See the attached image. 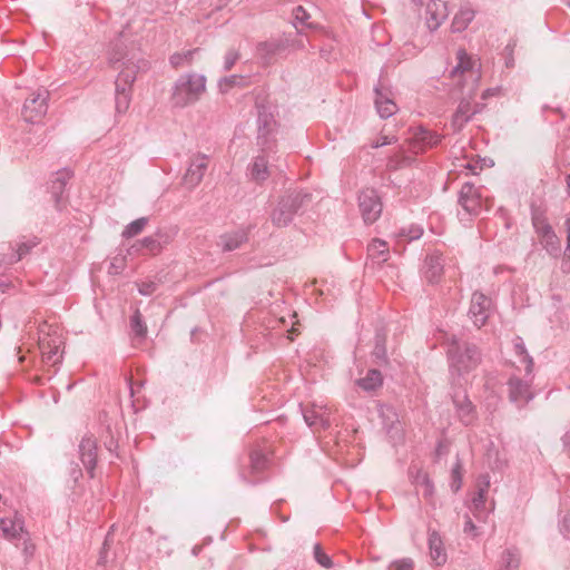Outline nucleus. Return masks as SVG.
<instances>
[{
	"mask_svg": "<svg viewBox=\"0 0 570 570\" xmlns=\"http://www.w3.org/2000/svg\"><path fill=\"white\" fill-rule=\"evenodd\" d=\"M450 487L453 492H458L462 487V464L460 460L455 462L451 470V483Z\"/></svg>",
	"mask_w": 570,
	"mask_h": 570,
	"instance_id": "obj_45",
	"label": "nucleus"
},
{
	"mask_svg": "<svg viewBox=\"0 0 570 570\" xmlns=\"http://www.w3.org/2000/svg\"><path fill=\"white\" fill-rule=\"evenodd\" d=\"M521 556L517 548H508L501 556V570H519Z\"/></svg>",
	"mask_w": 570,
	"mask_h": 570,
	"instance_id": "obj_35",
	"label": "nucleus"
},
{
	"mask_svg": "<svg viewBox=\"0 0 570 570\" xmlns=\"http://www.w3.org/2000/svg\"><path fill=\"white\" fill-rule=\"evenodd\" d=\"M239 59V53L235 49H229L224 58V70L229 71L236 61Z\"/></svg>",
	"mask_w": 570,
	"mask_h": 570,
	"instance_id": "obj_49",
	"label": "nucleus"
},
{
	"mask_svg": "<svg viewBox=\"0 0 570 570\" xmlns=\"http://www.w3.org/2000/svg\"><path fill=\"white\" fill-rule=\"evenodd\" d=\"M491 303V298L481 292L476 291L472 294L468 315L478 328L485 325L490 316Z\"/></svg>",
	"mask_w": 570,
	"mask_h": 570,
	"instance_id": "obj_15",
	"label": "nucleus"
},
{
	"mask_svg": "<svg viewBox=\"0 0 570 570\" xmlns=\"http://www.w3.org/2000/svg\"><path fill=\"white\" fill-rule=\"evenodd\" d=\"M124 59L125 56L122 55V52L119 51L118 46L116 45L109 56L110 63L116 68V65L122 61Z\"/></svg>",
	"mask_w": 570,
	"mask_h": 570,
	"instance_id": "obj_55",
	"label": "nucleus"
},
{
	"mask_svg": "<svg viewBox=\"0 0 570 570\" xmlns=\"http://www.w3.org/2000/svg\"><path fill=\"white\" fill-rule=\"evenodd\" d=\"M513 348L515 355L519 357V362L524 365V371H527V375L529 376L533 372V358L528 353L524 342L520 336H517L513 340Z\"/></svg>",
	"mask_w": 570,
	"mask_h": 570,
	"instance_id": "obj_33",
	"label": "nucleus"
},
{
	"mask_svg": "<svg viewBox=\"0 0 570 570\" xmlns=\"http://www.w3.org/2000/svg\"><path fill=\"white\" fill-rule=\"evenodd\" d=\"M410 473H411V475L413 478V483L416 487H423L424 488L423 495L424 497H431L433 494V483L430 480L428 473L422 471V470H420V469H417L415 471V474L413 473L412 470H411Z\"/></svg>",
	"mask_w": 570,
	"mask_h": 570,
	"instance_id": "obj_38",
	"label": "nucleus"
},
{
	"mask_svg": "<svg viewBox=\"0 0 570 570\" xmlns=\"http://www.w3.org/2000/svg\"><path fill=\"white\" fill-rule=\"evenodd\" d=\"M257 110V144L264 153H275L276 140L274 134L276 131V121L274 115L263 105H258Z\"/></svg>",
	"mask_w": 570,
	"mask_h": 570,
	"instance_id": "obj_4",
	"label": "nucleus"
},
{
	"mask_svg": "<svg viewBox=\"0 0 570 570\" xmlns=\"http://www.w3.org/2000/svg\"><path fill=\"white\" fill-rule=\"evenodd\" d=\"M261 153L262 154H259L253 158L252 163L247 167L248 178L252 181L259 184V185L263 184L264 181H266L271 175L268 159H267V156L271 153H264L262 149H261Z\"/></svg>",
	"mask_w": 570,
	"mask_h": 570,
	"instance_id": "obj_20",
	"label": "nucleus"
},
{
	"mask_svg": "<svg viewBox=\"0 0 570 570\" xmlns=\"http://www.w3.org/2000/svg\"><path fill=\"white\" fill-rule=\"evenodd\" d=\"M250 470L253 473L263 472L269 463L268 454L262 449H254L249 454Z\"/></svg>",
	"mask_w": 570,
	"mask_h": 570,
	"instance_id": "obj_36",
	"label": "nucleus"
},
{
	"mask_svg": "<svg viewBox=\"0 0 570 570\" xmlns=\"http://www.w3.org/2000/svg\"><path fill=\"white\" fill-rule=\"evenodd\" d=\"M130 327L132 333L140 338H144L147 334V326L142 320V316L138 309L135 311L130 317Z\"/></svg>",
	"mask_w": 570,
	"mask_h": 570,
	"instance_id": "obj_42",
	"label": "nucleus"
},
{
	"mask_svg": "<svg viewBox=\"0 0 570 570\" xmlns=\"http://www.w3.org/2000/svg\"><path fill=\"white\" fill-rule=\"evenodd\" d=\"M161 248L163 246L156 236H147L134 244L130 248V253L156 255L160 253Z\"/></svg>",
	"mask_w": 570,
	"mask_h": 570,
	"instance_id": "obj_29",
	"label": "nucleus"
},
{
	"mask_svg": "<svg viewBox=\"0 0 570 570\" xmlns=\"http://www.w3.org/2000/svg\"><path fill=\"white\" fill-rule=\"evenodd\" d=\"M49 92L45 89H39L32 92L29 98L26 99L22 107V117L26 121L35 124L38 122L48 110Z\"/></svg>",
	"mask_w": 570,
	"mask_h": 570,
	"instance_id": "obj_8",
	"label": "nucleus"
},
{
	"mask_svg": "<svg viewBox=\"0 0 570 570\" xmlns=\"http://www.w3.org/2000/svg\"><path fill=\"white\" fill-rule=\"evenodd\" d=\"M356 385L363 391L371 392L381 387L383 384V375L376 368H371L367 371L364 377L356 380Z\"/></svg>",
	"mask_w": 570,
	"mask_h": 570,
	"instance_id": "obj_30",
	"label": "nucleus"
},
{
	"mask_svg": "<svg viewBox=\"0 0 570 570\" xmlns=\"http://www.w3.org/2000/svg\"><path fill=\"white\" fill-rule=\"evenodd\" d=\"M61 341L59 338H42L39 342V347L42 355V361L46 364L56 365L60 362L59 348Z\"/></svg>",
	"mask_w": 570,
	"mask_h": 570,
	"instance_id": "obj_26",
	"label": "nucleus"
},
{
	"mask_svg": "<svg viewBox=\"0 0 570 570\" xmlns=\"http://www.w3.org/2000/svg\"><path fill=\"white\" fill-rule=\"evenodd\" d=\"M311 195L302 190H295L281 197L276 207L271 213V220L276 227L288 226L302 206L308 202Z\"/></svg>",
	"mask_w": 570,
	"mask_h": 570,
	"instance_id": "obj_3",
	"label": "nucleus"
},
{
	"mask_svg": "<svg viewBox=\"0 0 570 570\" xmlns=\"http://www.w3.org/2000/svg\"><path fill=\"white\" fill-rule=\"evenodd\" d=\"M566 184H567V190H568V194L570 196V175H567L566 176Z\"/></svg>",
	"mask_w": 570,
	"mask_h": 570,
	"instance_id": "obj_61",
	"label": "nucleus"
},
{
	"mask_svg": "<svg viewBox=\"0 0 570 570\" xmlns=\"http://www.w3.org/2000/svg\"><path fill=\"white\" fill-rule=\"evenodd\" d=\"M249 228H239L219 236L218 246L223 252H233L248 240Z\"/></svg>",
	"mask_w": 570,
	"mask_h": 570,
	"instance_id": "obj_25",
	"label": "nucleus"
},
{
	"mask_svg": "<svg viewBox=\"0 0 570 570\" xmlns=\"http://www.w3.org/2000/svg\"><path fill=\"white\" fill-rule=\"evenodd\" d=\"M314 558L316 562L323 568L331 569L333 567L331 557L324 552L321 544L318 543L314 546Z\"/></svg>",
	"mask_w": 570,
	"mask_h": 570,
	"instance_id": "obj_47",
	"label": "nucleus"
},
{
	"mask_svg": "<svg viewBox=\"0 0 570 570\" xmlns=\"http://www.w3.org/2000/svg\"><path fill=\"white\" fill-rule=\"evenodd\" d=\"M564 226H566V229H567V234L570 235V218L566 219Z\"/></svg>",
	"mask_w": 570,
	"mask_h": 570,
	"instance_id": "obj_62",
	"label": "nucleus"
},
{
	"mask_svg": "<svg viewBox=\"0 0 570 570\" xmlns=\"http://www.w3.org/2000/svg\"><path fill=\"white\" fill-rule=\"evenodd\" d=\"M386 334L383 331H379L375 334V346L372 355L377 360L379 364L387 363L386 353Z\"/></svg>",
	"mask_w": 570,
	"mask_h": 570,
	"instance_id": "obj_37",
	"label": "nucleus"
},
{
	"mask_svg": "<svg viewBox=\"0 0 570 570\" xmlns=\"http://www.w3.org/2000/svg\"><path fill=\"white\" fill-rule=\"evenodd\" d=\"M0 533L3 539L11 542L28 537V532L24 530V521L18 514L13 518L0 519Z\"/></svg>",
	"mask_w": 570,
	"mask_h": 570,
	"instance_id": "obj_18",
	"label": "nucleus"
},
{
	"mask_svg": "<svg viewBox=\"0 0 570 570\" xmlns=\"http://www.w3.org/2000/svg\"><path fill=\"white\" fill-rule=\"evenodd\" d=\"M566 4H567L568 7H570V0H568V1L566 2Z\"/></svg>",
	"mask_w": 570,
	"mask_h": 570,
	"instance_id": "obj_64",
	"label": "nucleus"
},
{
	"mask_svg": "<svg viewBox=\"0 0 570 570\" xmlns=\"http://www.w3.org/2000/svg\"><path fill=\"white\" fill-rule=\"evenodd\" d=\"M97 450V442L92 436L86 435L79 443L80 460L91 479L95 476Z\"/></svg>",
	"mask_w": 570,
	"mask_h": 570,
	"instance_id": "obj_17",
	"label": "nucleus"
},
{
	"mask_svg": "<svg viewBox=\"0 0 570 570\" xmlns=\"http://www.w3.org/2000/svg\"><path fill=\"white\" fill-rule=\"evenodd\" d=\"M158 284L154 281H145L138 284V292L144 296H149L157 291Z\"/></svg>",
	"mask_w": 570,
	"mask_h": 570,
	"instance_id": "obj_50",
	"label": "nucleus"
},
{
	"mask_svg": "<svg viewBox=\"0 0 570 570\" xmlns=\"http://www.w3.org/2000/svg\"><path fill=\"white\" fill-rule=\"evenodd\" d=\"M458 63L450 71L452 80H458V85L461 86V79L469 75L474 81L478 80L479 75L473 71V61L464 49H459L456 52Z\"/></svg>",
	"mask_w": 570,
	"mask_h": 570,
	"instance_id": "obj_19",
	"label": "nucleus"
},
{
	"mask_svg": "<svg viewBox=\"0 0 570 570\" xmlns=\"http://www.w3.org/2000/svg\"><path fill=\"white\" fill-rule=\"evenodd\" d=\"M293 18L295 20L296 28L297 23L302 24L303 27L314 28V24L308 21L311 18L309 13L302 6H297L293 9Z\"/></svg>",
	"mask_w": 570,
	"mask_h": 570,
	"instance_id": "obj_44",
	"label": "nucleus"
},
{
	"mask_svg": "<svg viewBox=\"0 0 570 570\" xmlns=\"http://www.w3.org/2000/svg\"><path fill=\"white\" fill-rule=\"evenodd\" d=\"M443 258L442 254L438 250H434L431 254H428L424 261L423 266V275L426 281L431 284L438 283L441 279L443 274Z\"/></svg>",
	"mask_w": 570,
	"mask_h": 570,
	"instance_id": "obj_23",
	"label": "nucleus"
},
{
	"mask_svg": "<svg viewBox=\"0 0 570 570\" xmlns=\"http://www.w3.org/2000/svg\"><path fill=\"white\" fill-rule=\"evenodd\" d=\"M532 381V373L529 376L525 373L523 379L515 373L512 374L507 383L509 400L519 407L529 403L534 397L531 390Z\"/></svg>",
	"mask_w": 570,
	"mask_h": 570,
	"instance_id": "obj_6",
	"label": "nucleus"
},
{
	"mask_svg": "<svg viewBox=\"0 0 570 570\" xmlns=\"http://www.w3.org/2000/svg\"><path fill=\"white\" fill-rule=\"evenodd\" d=\"M446 355L452 373L462 375L478 367L481 362L479 348L468 342H461L454 335L446 341Z\"/></svg>",
	"mask_w": 570,
	"mask_h": 570,
	"instance_id": "obj_1",
	"label": "nucleus"
},
{
	"mask_svg": "<svg viewBox=\"0 0 570 570\" xmlns=\"http://www.w3.org/2000/svg\"><path fill=\"white\" fill-rule=\"evenodd\" d=\"M542 109H543V111L551 110V111H553V112H556V114H559V115H560V117H561L562 119L566 117V116H564V114H563V111H562V109H561V108H559V107H557V108H551V107H549L548 105H544Z\"/></svg>",
	"mask_w": 570,
	"mask_h": 570,
	"instance_id": "obj_59",
	"label": "nucleus"
},
{
	"mask_svg": "<svg viewBox=\"0 0 570 570\" xmlns=\"http://www.w3.org/2000/svg\"><path fill=\"white\" fill-rule=\"evenodd\" d=\"M197 50L198 49H194V50H188V51H186L184 53L176 52V53L171 55L170 58H169L170 65L174 68H178V67H181L185 61H187L189 63L191 61V59H193V55Z\"/></svg>",
	"mask_w": 570,
	"mask_h": 570,
	"instance_id": "obj_46",
	"label": "nucleus"
},
{
	"mask_svg": "<svg viewBox=\"0 0 570 570\" xmlns=\"http://www.w3.org/2000/svg\"><path fill=\"white\" fill-rule=\"evenodd\" d=\"M128 385H129V392H130V395L134 396L135 393L138 391V389H140L142 386V383L139 382V383H135L131 381V379L128 380Z\"/></svg>",
	"mask_w": 570,
	"mask_h": 570,
	"instance_id": "obj_58",
	"label": "nucleus"
},
{
	"mask_svg": "<svg viewBox=\"0 0 570 570\" xmlns=\"http://www.w3.org/2000/svg\"><path fill=\"white\" fill-rule=\"evenodd\" d=\"M374 105L379 116L383 119L390 118L397 111L394 94L382 79L374 87Z\"/></svg>",
	"mask_w": 570,
	"mask_h": 570,
	"instance_id": "obj_9",
	"label": "nucleus"
},
{
	"mask_svg": "<svg viewBox=\"0 0 570 570\" xmlns=\"http://www.w3.org/2000/svg\"><path fill=\"white\" fill-rule=\"evenodd\" d=\"M459 204L468 214L479 215L484 205L481 188L472 183H464L459 193Z\"/></svg>",
	"mask_w": 570,
	"mask_h": 570,
	"instance_id": "obj_11",
	"label": "nucleus"
},
{
	"mask_svg": "<svg viewBox=\"0 0 570 570\" xmlns=\"http://www.w3.org/2000/svg\"><path fill=\"white\" fill-rule=\"evenodd\" d=\"M396 141H397V138L395 136L382 135L377 139H375V140H373L371 142V147L372 148H380V147H383V146H386V145L395 144Z\"/></svg>",
	"mask_w": 570,
	"mask_h": 570,
	"instance_id": "obj_52",
	"label": "nucleus"
},
{
	"mask_svg": "<svg viewBox=\"0 0 570 570\" xmlns=\"http://www.w3.org/2000/svg\"><path fill=\"white\" fill-rule=\"evenodd\" d=\"M452 402L459 421L465 425H472L478 420L476 409L465 391H456L452 395Z\"/></svg>",
	"mask_w": 570,
	"mask_h": 570,
	"instance_id": "obj_14",
	"label": "nucleus"
},
{
	"mask_svg": "<svg viewBox=\"0 0 570 570\" xmlns=\"http://www.w3.org/2000/svg\"><path fill=\"white\" fill-rule=\"evenodd\" d=\"M413 153H423L433 148L441 141V136L424 126L411 127V137L409 138Z\"/></svg>",
	"mask_w": 570,
	"mask_h": 570,
	"instance_id": "obj_13",
	"label": "nucleus"
},
{
	"mask_svg": "<svg viewBox=\"0 0 570 570\" xmlns=\"http://www.w3.org/2000/svg\"><path fill=\"white\" fill-rule=\"evenodd\" d=\"M532 224L538 234L541 246L552 257H559L561 254V242L554 233L552 226L547 222L546 218L534 216Z\"/></svg>",
	"mask_w": 570,
	"mask_h": 570,
	"instance_id": "obj_7",
	"label": "nucleus"
},
{
	"mask_svg": "<svg viewBox=\"0 0 570 570\" xmlns=\"http://www.w3.org/2000/svg\"><path fill=\"white\" fill-rule=\"evenodd\" d=\"M402 166V161L399 160L396 157H390L389 160H387V164H386V167L390 169V170H396L397 168H400Z\"/></svg>",
	"mask_w": 570,
	"mask_h": 570,
	"instance_id": "obj_56",
	"label": "nucleus"
},
{
	"mask_svg": "<svg viewBox=\"0 0 570 570\" xmlns=\"http://www.w3.org/2000/svg\"><path fill=\"white\" fill-rule=\"evenodd\" d=\"M428 543L432 561L436 566L444 564L446 562V552L440 533L435 530H430Z\"/></svg>",
	"mask_w": 570,
	"mask_h": 570,
	"instance_id": "obj_27",
	"label": "nucleus"
},
{
	"mask_svg": "<svg viewBox=\"0 0 570 570\" xmlns=\"http://www.w3.org/2000/svg\"><path fill=\"white\" fill-rule=\"evenodd\" d=\"M206 90V78L198 73L178 77L173 88L171 101L176 107H186L199 100Z\"/></svg>",
	"mask_w": 570,
	"mask_h": 570,
	"instance_id": "obj_2",
	"label": "nucleus"
},
{
	"mask_svg": "<svg viewBox=\"0 0 570 570\" xmlns=\"http://www.w3.org/2000/svg\"><path fill=\"white\" fill-rule=\"evenodd\" d=\"M489 485L490 481L487 476L484 478L483 484L479 487L478 492L472 499V504L475 510H481L484 508Z\"/></svg>",
	"mask_w": 570,
	"mask_h": 570,
	"instance_id": "obj_43",
	"label": "nucleus"
},
{
	"mask_svg": "<svg viewBox=\"0 0 570 570\" xmlns=\"http://www.w3.org/2000/svg\"><path fill=\"white\" fill-rule=\"evenodd\" d=\"M131 101V90L116 87L115 92V107L118 114H124L128 110Z\"/></svg>",
	"mask_w": 570,
	"mask_h": 570,
	"instance_id": "obj_39",
	"label": "nucleus"
},
{
	"mask_svg": "<svg viewBox=\"0 0 570 570\" xmlns=\"http://www.w3.org/2000/svg\"><path fill=\"white\" fill-rule=\"evenodd\" d=\"M209 158L207 155L203 153H197L190 157L189 165L186 169V173L183 177V184L189 188L193 189L197 187L208 168Z\"/></svg>",
	"mask_w": 570,
	"mask_h": 570,
	"instance_id": "obj_10",
	"label": "nucleus"
},
{
	"mask_svg": "<svg viewBox=\"0 0 570 570\" xmlns=\"http://www.w3.org/2000/svg\"><path fill=\"white\" fill-rule=\"evenodd\" d=\"M415 3H421L422 0H413Z\"/></svg>",
	"mask_w": 570,
	"mask_h": 570,
	"instance_id": "obj_63",
	"label": "nucleus"
},
{
	"mask_svg": "<svg viewBox=\"0 0 570 570\" xmlns=\"http://www.w3.org/2000/svg\"><path fill=\"white\" fill-rule=\"evenodd\" d=\"M284 49V43L278 40L261 42L257 46V52L259 57L266 62H269L274 56L281 53Z\"/></svg>",
	"mask_w": 570,
	"mask_h": 570,
	"instance_id": "obj_34",
	"label": "nucleus"
},
{
	"mask_svg": "<svg viewBox=\"0 0 570 570\" xmlns=\"http://www.w3.org/2000/svg\"><path fill=\"white\" fill-rule=\"evenodd\" d=\"M422 235H423V228L416 224H411L409 226H404V227L400 228V230L396 234V236L401 240H407V242L416 240Z\"/></svg>",
	"mask_w": 570,
	"mask_h": 570,
	"instance_id": "obj_40",
	"label": "nucleus"
},
{
	"mask_svg": "<svg viewBox=\"0 0 570 570\" xmlns=\"http://www.w3.org/2000/svg\"><path fill=\"white\" fill-rule=\"evenodd\" d=\"M425 14L429 29L436 30L449 16L446 3L442 0H431Z\"/></svg>",
	"mask_w": 570,
	"mask_h": 570,
	"instance_id": "obj_24",
	"label": "nucleus"
},
{
	"mask_svg": "<svg viewBox=\"0 0 570 570\" xmlns=\"http://www.w3.org/2000/svg\"><path fill=\"white\" fill-rule=\"evenodd\" d=\"M473 91L474 89L471 88L468 97L460 100L459 106L452 116L451 126L454 131H460L472 119V117L479 112L478 105L473 106L471 104Z\"/></svg>",
	"mask_w": 570,
	"mask_h": 570,
	"instance_id": "obj_16",
	"label": "nucleus"
},
{
	"mask_svg": "<svg viewBox=\"0 0 570 570\" xmlns=\"http://www.w3.org/2000/svg\"><path fill=\"white\" fill-rule=\"evenodd\" d=\"M70 476L71 479L77 482L81 476H82V471L81 469L75 464L71 470H70Z\"/></svg>",
	"mask_w": 570,
	"mask_h": 570,
	"instance_id": "obj_57",
	"label": "nucleus"
},
{
	"mask_svg": "<svg viewBox=\"0 0 570 570\" xmlns=\"http://www.w3.org/2000/svg\"><path fill=\"white\" fill-rule=\"evenodd\" d=\"M39 244V238L37 236H22L14 242V244L10 245L11 253L7 255V264L12 265L22 258H24L32 248H35Z\"/></svg>",
	"mask_w": 570,
	"mask_h": 570,
	"instance_id": "obj_22",
	"label": "nucleus"
},
{
	"mask_svg": "<svg viewBox=\"0 0 570 570\" xmlns=\"http://www.w3.org/2000/svg\"><path fill=\"white\" fill-rule=\"evenodd\" d=\"M367 255L379 264L386 262L390 257L387 243L379 238L373 239L367 245Z\"/></svg>",
	"mask_w": 570,
	"mask_h": 570,
	"instance_id": "obj_31",
	"label": "nucleus"
},
{
	"mask_svg": "<svg viewBox=\"0 0 570 570\" xmlns=\"http://www.w3.org/2000/svg\"><path fill=\"white\" fill-rule=\"evenodd\" d=\"M148 224V218L140 217L128 224L121 233L124 238H131L139 235Z\"/></svg>",
	"mask_w": 570,
	"mask_h": 570,
	"instance_id": "obj_41",
	"label": "nucleus"
},
{
	"mask_svg": "<svg viewBox=\"0 0 570 570\" xmlns=\"http://www.w3.org/2000/svg\"><path fill=\"white\" fill-rule=\"evenodd\" d=\"M72 173L66 168L56 171L49 180L48 189L52 196V199L58 208H60L61 202L63 200V194L66 186L71 178Z\"/></svg>",
	"mask_w": 570,
	"mask_h": 570,
	"instance_id": "obj_21",
	"label": "nucleus"
},
{
	"mask_svg": "<svg viewBox=\"0 0 570 570\" xmlns=\"http://www.w3.org/2000/svg\"><path fill=\"white\" fill-rule=\"evenodd\" d=\"M122 65L124 67L118 73L115 86L121 88V90H131V86L136 80L138 66L132 61V59H127Z\"/></svg>",
	"mask_w": 570,
	"mask_h": 570,
	"instance_id": "obj_28",
	"label": "nucleus"
},
{
	"mask_svg": "<svg viewBox=\"0 0 570 570\" xmlns=\"http://www.w3.org/2000/svg\"><path fill=\"white\" fill-rule=\"evenodd\" d=\"M475 11L469 6H463L459 12L454 16L452 21V30L454 32H461L468 28L470 22L474 19Z\"/></svg>",
	"mask_w": 570,
	"mask_h": 570,
	"instance_id": "obj_32",
	"label": "nucleus"
},
{
	"mask_svg": "<svg viewBox=\"0 0 570 570\" xmlns=\"http://www.w3.org/2000/svg\"><path fill=\"white\" fill-rule=\"evenodd\" d=\"M414 563L410 558H404L392 562L389 570H413Z\"/></svg>",
	"mask_w": 570,
	"mask_h": 570,
	"instance_id": "obj_51",
	"label": "nucleus"
},
{
	"mask_svg": "<svg viewBox=\"0 0 570 570\" xmlns=\"http://www.w3.org/2000/svg\"><path fill=\"white\" fill-rule=\"evenodd\" d=\"M357 205L361 216L366 225L373 224L382 214L383 204L374 188H364L358 193Z\"/></svg>",
	"mask_w": 570,
	"mask_h": 570,
	"instance_id": "obj_5",
	"label": "nucleus"
},
{
	"mask_svg": "<svg viewBox=\"0 0 570 570\" xmlns=\"http://www.w3.org/2000/svg\"><path fill=\"white\" fill-rule=\"evenodd\" d=\"M244 80H245V78L242 76L232 75V76L223 78L219 81V87L222 90H227L228 88L240 85Z\"/></svg>",
	"mask_w": 570,
	"mask_h": 570,
	"instance_id": "obj_48",
	"label": "nucleus"
},
{
	"mask_svg": "<svg viewBox=\"0 0 570 570\" xmlns=\"http://www.w3.org/2000/svg\"><path fill=\"white\" fill-rule=\"evenodd\" d=\"M463 532L472 538L478 535V528L469 515H465Z\"/></svg>",
	"mask_w": 570,
	"mask_h": 570,
	"instance_id": "obj_53",
	"label": "nucleus"
},
{
	"mask_svg": "<svg viewBox=\"0 0 570 570\" xmlns=\"http://www.w3.org/2000/svg\"><path fill=\"white\" fill-rule=\"evenodd\" d=\"M23 554L27 559L31 558L36 551V546L30 541L28 537H23Z\"/></svg>",
	"mask_w": 570,
	"mask_h": 570,
	"instance_id": "obj_54",
	"label": "nucleus"
},
{
	"mask_svg": "<svg viewBox=\"0 0 570 570\" xmlns=\"http://www.w3.org/2000/svg\"><path fill=\"white\" fill-rule=\"evenodd\" d=\"M302 412L304 421L313 431H324L331 426V410L327 406L313 403Z\"/></svg>",
	"mask_w": 570,
	"mask_h": 570,
	"instance_id": "obj_12",
	"label": "nucleus"
},
{
	"mask_svg": "<svg viewBox=\"0 0 570 570\" xmlns=\"http://www.w3.org/2000/svg\"><path fill=\"white\" fill-rule=\"evenodd\" d=\"M564 258L566 263L570 262V234L567 235V247L564 249Z\"/></svg>",
	"mask_w": 570,
	"mask_h": 570,
	"instance_id": "obj_60",
	"label": "nucleus"
}]
</instances>
